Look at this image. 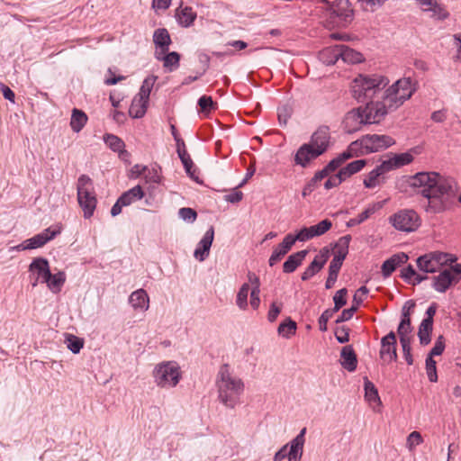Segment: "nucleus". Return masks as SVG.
<instances>
[{
    "instance_id": "nucleus-13",
    "label": "nucleus",
    "mask_w": 461,
    "mask_h": 461,
    "mask_svg": "<svg viewBox=\"0 0 461 461\" xmlns=\"http://www.w3.org/2000/svg\"><path fill=\"white\" fill-rule=\"evenodd\" d=\"M330 131L328 126H320L311 136L309 144L322 155L330 146Z\"/></svg>"
},
{
    "instance_id": "nucleus-24",
    "label": "nucleus",
    "mask_w": 461,
    "mask_h": 461,
    "mask_svg": "<svg viewBox=\"0 0 461 461\" xmlns=\"http://www.w3.org/2000/svg\"><path fill=\"white\" fill-rule=\"evenodd\" d=\"M408 260V256L403 253H397L393 255L390 258L385 260L382 265V274L384 277H388L396 269L397 267L404 264Z\"/></svg>"
},
{
    "instance_id": "nucleus-28",
    "label": "nucleus",
    "mask_w": 461,
    "mask_h": 461,
    "mask_svg": "<svg viewBox=\"0 0 461 461\" xmlns=\"http://www.w3.org/2000/svg\"><path fill=\"white\" fill-rule=\"evenodd\" d=\"M387 172H389L388 167H386L383 161L375 169L370 171L367 176L364 179L365 187L375 188V186L379 185L381 183L380 177Z\"/></svg>"
},
{
    "instance_id": "nucleus-51",
    "label": "nucleus",
    "mask_w": 461,
    "mask_h": 461,
    "mask_svg": "<svg viewBox=\"0 0 461 461\" xmlns=\"http://www.w3.org/2000/svg\"><path fill=\"white\" fill-rule=\"evenodd\" d=\"M423 442L421 434L419 431H412L406 438V447L409 451H414L415 447Z\"/></svg>"
},
{
    "instance_id": "nucleus-3",
    "label": "nucleus",
    "mask_w": 461,
    "mask_h": 461,
    "mask_svg": "<svg viewBox=\"0 0 461 461\" xmlns=\"http://www.w3.org/2000/svg\"><path fill=\"white\" fill-rule=\"evenodd\" d=\"M219 401L228 408H234L244 392V383L235 375L227 364L222 365L216 378Z\"/></svg>"
},
{
    "instance_id": "nucleus-63",
    "label": "nucleus",
    "mask_w": 461,
    "mask_h": 461,
    "mask_svg": "<svg viewBox=\"0 0 461 461\" xmlns=\"http://www.w3.org/2000/svg\"><path fill=\"white\" fill-rule=\"evenodd\" d=\"M343 181H344L343 178L341 177V176H339V173L338 172L337 174L329 177V179L324 184V187L326 189H330L335 186H338Z\"/></svg>"
},
{
    "instance_id": "nucleus-43",
    "label": "nucleus",
    "mask_w": 461,
    "mask_h": 461,
    "mask_svg": "<svg viewBox=\"0 0 461 461\" xmlns=\"http://www.w3.org/2000/svg\"><path fill=\"white\" fill-rule=\"evenodd\" d=\"M104 140L112 150L118 152L120 156H122V154H127L124 149V142L119 137L113 134H106L104 136Z\"/></svg>"
},
{
    "instance_id": "nucleus-64",
    "label": "nucleus",
    "mask_w": 461,
    "mask_h": 461,
    "mask_svg": "<svg viewBox=\"0 0 461 461\" xmlns=\"http://www.w3.org/2000/svg\"><path fill=\"white\" fill-rule=\"evenodd\" d=\"M335 337L339 343H347L349 340L348 329L344 326L337 329Z\"/></svg>"
},
{
    "instance_id": "nucleus-9",
    "label": "nucleus",
    "mask_w": 461,
    "mask_h": 461,
    "mask_svg": "<svg viewBox=\"0 0 461 461\" xmlns=\"http://www.w3.org/2000/svg\"><path fill=\"white\" fill-rule=\"evenodd\" d=\"M355 143L358 144L357 149L360 156H364L387 149L394 144V140L388 135L367 134L355 140Z\"/></svg>"
},
{
    "instance_id": "nucleus-12",
    "label": "nucleus",
    "mask_w": 461,
    "mask_h": 461,
    "mask_svg": "<svg viewBox=\"0 0 461 461\" xmlns=\"http://www.w3.org/2000/svg\"><path fill=\"white\" fill-rule=\"evenodd\" d=\"M324 8L330 12L331 15L339 18V23L345 25L353 19V9L348 0H336L333 3L323 1Z\"/></svg>"
},
{
    "instance_id": "nucleus-39",
    "label": "nucleus",
    "mask_w": 461,
    "mask_h": 461,
    "mask_svg": "<svg viewBox=\"0 0 461 461\" xmlns=\"http://www.w3.org/2000/svg\"><path fill=\"white\" fill-rule=\"evenodd\" d=\"M366 165V159H357V160L352 161L339 171V176H341V177L345 181L347 178L350 177L352 175L361 171Z\"/></svg>"
},
{
    "instance_id": "nucleus-56",
    "label": "nucleus",
    "mask_w": 461,
    "mask_h": 461,
    "mask_svg": "<svg viewBox=\"0 0 461 461\" xmlns=\"http://www.w3.org/2000/svg\"><path fill=\"white\" fill-rule=\"evenodd\" d=\"M178 214L183 221L188 222H194L197 217L196 212L189 207L181 208L178 212Z\"/></svg>"
},
{
    "instance_id": "nucleus-59",
    "label": "nucleus",
    "mask_w": 461,
    "mask_h": 461,
    "mask_svg": "<svg viewBox=\"0 0 461 461\" xmlns=\"http://www.w3.org/2000/svg\"><path fill=\"white\" fill-rule=\"evenodd\" d=\"M281 310H282V303H276V302L272 303L270 305L268 313H267V320L270 322H274L276 320L279 313L281 312Z\"/></svg>"
},
{
    "instance_id": "nucleus-19",
    "label": "nucleus",
    "mask_w": 461,
    "mask_h": 461,
    "mask_svg": "<svg viewBox=\"0 0 461 461\" xmlns=\"http://www.w3.org/2000/svg\"><path fill=\"white\" fill-rule=\"evenodd\" d=\"M29 272L32 276H36L39 279H42V283L50 277V264L49 261L41 257L35 258L29 265Z\"/></svg>"
},
{
    "instance_id": "nucleus-11",
    "label": "nucleus",
    "mask_w": 461,
    "mask_h": 461,
    "mask_svg": "<svg viewBox=\"0 0 461 461\" xmlns=\"http://www.w3.org/2000/svg\"><path fill=\"white\" fill-rule=\"evenodd\" d=\"M448 261H454L451 255L443 252H432L418 258L417 266L424 273H434L440 271L441 267Z\"/></svg>"
},
{
    "instance_id": "nucleus-36",
    "label": "nucleus",
    "mask_w": 461,
    "mask_h": 461,
    "mask_svg": "<svg viewBox=\"0 0 461 461\" xmlns=\"http://www.w3.org/2000/svg\"><path fill=\"white\" fill-rule=\"evenodd\" d=\"M338 49H339V59H341L346 63L356 64L363 60V56L361 53L348 48V46L338 45Z\"/></svg>"
},
{
    "instance_id": "nucleus-52",
    "label": "nucleus",
    "mask_w": 461,
    "mask_h": 461,
    "mask_svg": "<svg viewBox=\"0 0 461 461\" xmlns=\"http://www.w3.org/2000/svg\"><path fill=\"white\" fill-rule=\"evenodd\" d=\"M332 226V222L328 220H322L318 224L311 226L314 237H319L326 233Z\"/></svg>"
},
{
    "instance_id": "nucleus-33",
    "label": "nucleus",
    "mask_w": 461,
    "mask_h": 461,
    "mask_svg": "<svg viewBox=\"0 0 461 461\" xmlns=\"http://www.w3.org/2000/svg\"><path fill=\"white\" fill-rule=\"evenodd\" d=\"M307 250H301L290 255L283 265L285 273H293L302 264Z\"/></svg>"
},
{
    "instance_id": "nucleus-20",
    "label": "nucleus",
    "mask_w": 461,
    "mask_h": 461,
    "mask_svg": "<svg viewBox=\"0 0 461 461\" xmlns=\"http://www.w3.org/2000/svg\"><path fill=\"white\" fill-rule=\"evenodd\" d=\"M305 433L306 428H303L299 434L291 440L288 461H301L305 443Z\"/></svg>"
},
{
    "instance_id": "nucleus-16",
    "label": "nucleus",
    "mask_w": 461,
    "mask_h": 461,
    "mask_svg": "<svg viewBox=\"0 0 461 461\" xmlns=\"http://www.w3.org/2000/svg\"><path fill=\"white\" fill-rule=\"evenodd\" d=\"M59 232L60 230L59 229L50 227L43 230L41 233L27 239L26 242H28L30 249H39L52 240L58 234H59Z\"/></svg>"
},
{
    "instance_id": "nucleus-44",
    "label": "nucleus",
    "mask_w": 461,
    "mask_h": 461,
    "mask_svg": "<svg viewBox=\"0 0 461 461\" xmlns=\"http://www.w3.org/2000/svg\"><path fill=\"white\" fill-rule=\"evenodd\" d=\"M402 277L408 283L417 285L427 278L426 276L418 274L411 266H408L402 271Z\"/></svg>"
},
{
    "instance_id": "nucleus-5",
    "label": "nucleus",
    "mask_w": 461,
    "mask_h": 461,
    "mask_svg": "<svg viewBox=\"0 0 461 461\" xmlns=\"http://www.w3.org/2000/svg\"><path fill=\"white\" fill-rule=\"evenodd\" d=\"M375 102L367 103L365 108H356L348 112L343 119L342 127L347 133H353L361 129L366 123L380 122L384 117L375 118Z\"/></svg>"
},
{
    "instance_id": "nucleus-38",
    "label": "nucleus",
    "mask_w": 461,
    "mask_h": 461,
    "mask_svg": "<svg viewBox=\"0 0 461 461\" xmlns=\"http://www.w3.org/2000/svg\"><path fill=\"white\" fill-rule=\"evenodd\" d=\"M338 45L328 47L319 53V59L325 65H333L339 59Z\"/></svg>"
},
{
    "instance_id": "nucleus-6",
    "label": "nucleus",
    "mask_w": 461,
    "mask_h": 461,
    "mask_svg": "<svg viewBox=\"0 0 461 461\" xmlns=\"http://www.w3.org/2000/svg\"><path fill=\"white\" fill-rule=\"evenodd\" d=\"M152 375L157 386L163 389L176 387L181 379V370L176 361H163L155 366Z\"/></svg>"
},
{
    "instance_id": "nucleus-26",
    "label": "nucleus",
    "mask_w": 461,
    "mask_h": 461,
    "mask_svg": "<svg viewBox=\"0 0 461 461\" xmlns=\"http://www.w3.org/2000/svg\"><path fill=\"white\" fill-rule=\"evenodd\" d=\"M129 303L134 310L146 312L149 307V298L144 289H138L131 293Z\"/></svg>"
},
{
    "instance_id": "nucleus-54",
    "label": "nucleus",
    "mask_w": 461,
    "mask_h": 461,
    "mask_svg": "<svg viewBox=\"0 0 461 461\" xmlns=\"http://www.w3.org/2000/svg\"><path fill=\"white\" fill-rule=\"evenodd\" d=\"M312 228L310 227H304L301 229L295 235L292 234V241L294 244L296 241L304 242L307 241L312 238H314L312 230H311Z\"/></svg>"
},
{
    "instance_id": "nucleus-40",
    "label": "nucleus",
    "mask_w": 461,
    "mask_h": 461,
    "mask_svg": "<svg viewBox=\"0 0 461 461\" xmlns=\"http://www.w3.org/2000/svg\"><path fill=\"white\" fill-rule=\"evenodd\" d=\"M178 23L184 27H189L196 18V13L191 7L185 6L176 11Z\"/></svg>"
},
{
    "instance_id": "nucleus-37",
    "label": "nucleus",
    "mask_w": 461,
    "mask_h": 461,
    "mask_svg": "<svg viewBox=\"0 0 461 461\" xmlns=\"http://www.w3.org/2000/svg\"><path fill=\"white\" fill-rule=\"evenodd\" d=\"M144 193L140 185H135L130 190L124 192L120 197V203H122L125 206H128L135 201L142 199Z\"/></svg>"
},
{
    "instance_id": "nucleus-29",
    "label": "nucleus",
    "mask_w": 461,
    "mask_h": 461,
    "mask_svg": "<svg viewBox=\"0 0 461 461\" xmlns=\"http://www.w3.org/2000/svg\"><path fill=\"white\" fill-rule=\"evenodd\" d=\"M149 100L136 95L131 104L129 113L131 117L139 119L145 115L148 108Z\"/></svg>"
},
{
    "instance_id": "nucleus-49",
    "label": "nucleus",
    "mask_w": 461,
    "mask_h": 461,
    "mask_svg": "<svg viewBox=\"0 0 461 461\" xmlns=\"http://www.w3.org/2000/svg\"><path fill=\"white\" fill-rule=\"evenodd\" d=\"M296 328V322L288 318L286 321L280 323L277 331L279 335L289 338L295 333Z\"/></svg>"
},
{
    "instance_id": "nucleus-61",
    "label": "nucleus",
    "mask_w": 461,
    "mask_h": 461,
    "mask_svg": "<svg viewBox=\"0 0 461 461\" xmlns=\"http://www.w3.org/2000/svg\"><path fill=\"white\" fill-rule=\"evenodd\" d=\"M335 170L333 168L329 167V164L321 170L315 173L313 177L311 179V181L317 185V183L326 176H328L331 172H334Z\"/></svg>"
},
{
    "instance_id": "nucleus-47",
    "label": "nucleus",
    "mask_w": 461,
    "mask_h": 461,
    "mask_svg": "<svg viewBox=\"0 0 461 461\" xmlns=\"http://www.w3.org/2000/svg\"><path fill=\"white\" fill-rule=\"evenodd\" d=\"M249 292V284L245 283L243 284L236 297V304L240 310H247L248 309V295Z\"/></svg>"
},
{
    "instance_id": "nucleus-45",
    "label": "nucleus",
    "mask_w": 461,
    "mask_h": 461,
    "mask_svg": "<svg viewBox=\"0 0 461 461\" xmlns=\"http://www.w3.org/2000/svg\"><path fill=\"white\" fill-rule=\"evenodd\" d=\"M424 12L430 13L429 16L436 20H445L449 16L448 12L446 10L444 5L439 4L437 0L432 3V6L429 9H425Z\"/></svg>"
},
{
    "instance_id": "nucleus-42",
    "label": "nucleus",
    "mask_w": 461,
    "mask_h": 461,
    "mask_svg": "<svg viewBox=\"0 0 461 461\" xmlns=\"http://www.w3.org/2000/svg\"><path fill=\"white\" fill-rule=\"evenodd\" d=\"M412 327L411 321L401 320L397 329V333L400 338V343H411L412 339Z\"/></svg>"
},
{
    "instance_id": "nucleus-25",
    "label": "nucleus",
    "mask_w": 461,
    "mask_h": 461,
    "mask_svg": "<svg viewBox=\"0 0 461 461\" xmlns=\"http://www.w3.org/2000/svg\"><path fill=\"white\" fill-rule=\"evenodd\" d=\"M155 58L163 61L164 68L168 71H173L179 66L180 55L176 51L167 53V51L155 50Z\"/></svg>"
},
{
    "instance_id": "nucleus-55",
    "label": "nucleus",
    "mask_w": 461,
    "mask_h": 461,
    "mask_svg": "<svg viewBox=\"0 0 461 461\" xmlns=\"http://www.w3.org/2000/svg\"><path fill=\"white\" fill-rule=\"evenodd\" d=\"M426 370H427V375H428L429 380L432 383L437 382L438 375H437L436 361L430 357H428L426 358Z\"/></svg>"
},
{
    "instance_id": "nucleus-60",
    "label": "nucleus",
    "mask_w": 461,
    "mask_h": 461,
    "mask_svg": "<svg viewBox=\"0 0 461 461\" xmlns=\"http://www.w3.org/2000/svg\"><path fill=\"white\" fill-rule=\"evenodd\" d=\"M415 307V302L412 300H408L404 303L402 309V320L411 321V313Z\"/></svg>"
},
{
    "instance_id": "nucleus-50",
    "label": "nucleus",
    "mask_w": 461,
    "mask_h": 461,
    "mask_svg": "<svg viewBox=\"0 0 461 461\" xmlns=\"http://www.w3.org/2000/svg\"><path fill=\"white\" fill-rule=\"evenodd\" d=\"M157 78L158 77L153 75L146 77L140 86L138 95H140V96L149 100L150 92H151V89H152Z\"/></svg>"
},
{
    "instance_id": "nucleus-8",
    "label": "nucleus",
    "mask_w": 461,
    "mask_h": 461,
    "mask_svg": "<svg viewBox=\"0 0 461 461\" xmlns=\"http://www.w3.org/2000/svg\"><path fill=\"white\" fill-rule=\"evenodd\" d=\"M351 240L349 235L341 237L335 245L334 257L329 267V276L325 283L326 289H330L337 278L339 269L348 253V246Z\"/></svg>"
},
{
    "instance_id": "nucleus-41",
    "label": "nucleus",
    "mask_w": 461,
    "mask_h": 461,
    "mask_svg": "<svg viewBox=\"0 0 461 461\" xmlns=\"http://www.w3.org/2000/svg\"><path fill=\"white\" fill-rule=\"evenodd\" d=\"M381 208L379 203H374L366 208L356 218L350 219L347 222L348 227H353L358 225L367 220L372 214H374L378 209Z\"/></svg>"
},
{
    "instance_id": "nucleus-57",
    "label": "nucleus",
    "mask_w": 461,
    "mask_h": 461,
    "mask_svg": "<svg viewBox=\"0 0 461 461\" xmlns=\"http://www.w3.org/2000/svg\"><path fill=\"white\" fill-rule=\"evenodd\" d=\"M367 294L368 289L366 286H361L353 295L352 304L358 309Z\"/></svg>"
},
{
    "instance_id": "nucleus-58",
    "label": "nucleus",
    "mask_w": 461,
    "mask_h": 461,
    "mask_svg": "<svg viewBox=\"0 0 461 461\" xmlns=\"http://www.w3.org/2000/svg\"><path fill=\"white\" fill-rule=\"evenodd\" d=\"M334 311L331 309L325 310L321 315L320 316L318 322H319V328L321 331L327 330V322L333 316Z\"/></svg>"
},
{
    "instance_id": "nucleus-14",
    "label": "nucleus",
    "mask_w": 461,
    "mask_h": 461,
    "mask_svg": "<svg viewBox=\"0 0 461 461\" xmlns=\"http://www.w3.org/2000/svg\"><path fill=\"white\" fill-rule=\"evenodd\" d=\"M380 357L387 363L396 361V335L393 331L389 332L381 339Z\"/></svg>"
},
{
    "instance_id": "nucleus-30",
    "label": "nucleus",
    "mask_w": 461,
    "mask_h": 461,
    "mask_svg": "<svg viewBox=\"0 0 461 461\" xmlns=\"http://www.w3.org/2000/svg\"><path fill=\"white\" fill-rule=\"evenodd\" d=\"M413 160V157L409 152L394 154L389 159L384 161L386 167H388V171L399 168L402 166L408 165L411 163Z\"/></svg>"
},
{
    "instance_id": "nucleus-32",
    "label": "nucleus",
    "mask_w": 461,
    "mask_h": 461,
    "mask_svg": "<svg viewBox=\"0 0 461 461\" xmlns=\"http://www.w3.org/2000/svg\"><path fill=\"white\" fill-rule=\"evenodd\" d=\"M66 282V274L64 271H59L56 274L50 272V277L44 282L47 287L53 293L59 294Z\"/></svg>"
},
{
    "instance_id": "nucleus-18",
    "label": "nucleus",
    "mask_w": 461,
    "mask_h": 461,
    "mask_svg": "<svg viewBox=\"0 0 461 461\" xmlns=\"http://www.w3.org/2000/svg\"><path fill=\"white\" fill-rule=\"evenodd\" d=\"M329 258V250L322 249L319 254H317L309 265V267L302 274V280L306 281L317 274L326 264Z\"/></svg>"
},
{
    "instance_id": "nucleus-10",
    "label": "nucleus",
    "mask_w": 461,
    "mask_h": 461,
    "mask_svg": "<svg viewBox=\"0 0 461 461\" xmlns=\"http://www.w3.org/2000/svg\"><path fill=\"white\" fill-rule=\"evenodd\" d=\"M389 223L402 232L415 231L420 225L417 212L411 209H402L392 214L388 218Z\"/></svg>"
},
{
    "instance_id": "nucleus-35",
    "label": "nucleus",
    "mask_w": 461,
    "mask_h": 461,
    "mask_svg": "<svg viewBox=\"0 0 461 461\" xmlns=\"http://www.w3.org/2000/svg\"><path fill=\"white\" fill-rule=\"evenodd\" d=\"M88 120L87 115L82 110L74 108L70 118V127L74 132L78 133L85 127Z\"/></svg>"
},
{
    "instance_id": "nucleus-4",
    "label": "nucleus",
    "mask_w": 461,
    "mask_h": 461,
    "mask_svg": "<svg viewBox=\"0 0 461 461\" xmlns=\"http://www.w3.org/2000/svg\"><path fill=\"white\" fill-rule=\"evenodd\" d=\"M388 84V78L381 75H359L351 83L352 95L361 103L376 102Z\"/></svg>"
},
{
    "instance_id": "nucleus-23",
    "label": "nucleus",
    "mask_w": 461,
    "mask_h": 461,
    "mask_svg": "<svg viewBox=\"0 0 461 461\" xmlns=\"http://www.w3.org/2000/svg\"><path fill=\"white\" fill-rule=\"evenodd\" d=\"M456 284V279L451 276L446 269L433 278V288L439 293H445L451 285Z\"/></svg>"
},
{
    "instance_id": "nucleus-1",
    "label": "nucleus",
    "mask_w": 461,
    "mask_h": 461,
    "mask_svg": "<svg viewBox=\"0 0 461 461\" xmlns=\"http://www.w3.org/2000/svg\"><path fill=\"white\" fill-rule=\"evenodd\" d=\"M409 185L419 189V193L427 199L425 210L429 213L450 210L456 203L459 190L453 177L435 171L416 173L410 177Z\"/></svg>"
},
{
    "instance_id": "nucleus-48",
    "label": "nucleus",
    "mask_w": 461,
    "mask_h": 461,
    "mask_svg": "<svg viewBox=\"0 0 461 461\" xmlns=\"http://www.w3.org/2000/svg\"><path fill=\"white\" fill-rule=\"evenodd\" d=\"M65 343L67 348L74 354L79 353L84 346L83 339L72 334L67 335Z\"/></svg>"
},
{
    "instance_id": "nucleus-34",
    "label": "nucleus",
    "mask_w": 461,
    "mask_h": 461,
    "mask_svg": "<svg viewBox=\"0 0 461 461\" xmlns=\"http://www.w3.org/2000/svg\"><path fill=\"white\" fill-rule=\"evenodd\" d=\"M365 398L374 410L382 403L376 387L367 379L365 381Z\"/></svg>"
},
{
    "instance_id": "nucleus-46",
    "label": "nucleus",
    "mask_w": 461,
    "mask_h": 461,
    "mask_svg": "<svg viewBox=\"0 0 461 461\" xmlns=\"http://www.w3.org/2000/svg\"><path fill=\"white\" fill-rule=\"evenodd\" d=\"M432 328L433 324L429 321H421L418 331V337L421 345L426 346L430 342Z\"/></svg>"
},
{
    "instance_id": "nucleus-21",
    "label": "nucleus",
    "mask_w": 461,
    "mask_h": 461,
    "mask_svg": "<svg viewBox=\"0 0 461 461\" xmlns=\"http://www.w3.org/2000/svg\"><path fill=\"white\" fill-rule=\"evenodd\" d=\"M293 245L292 234L289 233L284 238L283 241L274 249L268 260L269 266L273 267L279 262L292 249Z\"/></svg>"
},
{
    "instance_id": "nucleus-27",
    "label": "nucleus",
    "mask_w": 461,
    "mask_h": 461,
    "mask_svg": "<svg viewBox=\"0 0 461 461\" xmlns=\"http://www.w3.org/2000/svg\"><path fill=\"white\" fill-rule=\"evenodd\" d=\"M340 365L348 372L357 369V358L351 346L343 347L340 352Z\"/></svg>"
},
{
    "instance_id": "nucleus-22",
    "label": "nucleus",
    "mask_w": 461,
    "mask_h": 461,
    "mask_svg": "<svg viewBox=\"0 0 461 461\" xmlns=\"http://www.w3.org/2000/svg\"><path fill=\"white\" fill-rule=\"evenodd\" d=\"M357 145L358 144H356L355 141L351 142L346 150L329 162V167L336 170L348 159L354 157H359L360 153H358L359 149H357Z\"/></svg>"
},
{
    "instance_id": "nucleus-7",
    "label": "nucleus",
    "mask_w": 461,
    "mask_h": 461,
    "mask_svg": "<svg viewBox=\"0 0 461 461\" xmlns=\"http://www.w3.org/2000/svg\"><path fill=\"white\" fill-rule=\"evenodd\" d=\"M77 201L83 210L84 217L89 219L96 208L97 200L94 192L92 179L82 175L77 180Z\"/></svg>"
},
{
    "instance_id": "nucleus-2",
    "label": "nucleus",
    "mask_w": 461,
    "mask_h": 461,
    "mask_svg": "<svg viewBox=\"0 0 461 461\" xmlns=\"http://www.w3.org/2000/svg\"><path fill=\"white\" fill-rule=\"evenodd\" d=\"M415 92L414 85L410 77H402L394 82L386 90H383L381 100L375 103V118L384 117L398 109Z\"/></svg>"
},
{
    "instance_id": "nucleus-62",
    "label": "nucleus",
    "mask_w": 461,
    "mask_h": 461,
    "mask_svg": "<svg viewBox=\"0 0 461 461\" xmlns=\"http://www.w3.org/2000/svg\"><path fill=\"white\" fill-rule=\"evenodd\" d=\"M357 311V308H356L352 304L350 308L345 309L341 312V314L339 316L336 322L339 323V322H343V321H347L350 320Z\"/></svg>"
},
{
    "instance_id": "nucleus-31",
    "label": "nucleus",
    "mask_w": 461,
    "mask_h": 461,
    "mask_svg": "<svg viewBox=\"0 0 461 461\" xmlns=\"http://www.w3.org/2000/svg\"><path fill=\"white\" fill-rule=\"evenodd\" d=\"M153 41L156 50L168 51L171 39L167 30L164 28L156 30L153 34Z\"/></svg>"
},
{
    "instance_id": "nucleus-17",
    "label": "nucleus",
    "mask_w": 461,
    "mask_h": 461,
    "mask_svg": "<svg viewBox=\"0 0 461 461\" xmlns=\"http://www.w3.org/2000/svg\"><path fill=\"white\" fill-rule=\"evenodd\" d=\"M321 156V153L317 151L309 143L303 144L295 153L294 162L303 167H306L309 163Z\"/></svg>"
},
{
    "instance_id": "nucleus-53",
    "label": "nucleus",
    "mask_w": 461,
    "mask_h": 461,
    "mask_svg": "<svg viewBox=\"0 0 461 461\" xmlns=\"http://www.w3.org/2000/svg\"><path fill=\"white\" fill-rule=\"evenodd\" d=\"M347 294L348 290L346 288L339 289L336 292L335 295L333 296L334 308L331 309L332 311L336 312L347 303Z\"/></svg>"
},
{
    "instance_id": "nucleus-15",
    "label": "nucleus",
    "mask_w": 461,
    "mask_h": 461,
    "mask_svg": "<svg viewBox=\"0 0 461 461\" xmlns=\"http://www.w3.org/2000/svg\"><path fill=\"white\" fill-rule=\"evenodd\" d=\"M213 239H214V229L212 226H211L206 230V232L204 233L202 240L199 241V243L194 252V257L200 262L204 261L208 258Z\"/></svg>"
}]
</instances>
